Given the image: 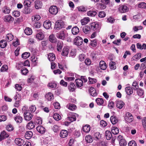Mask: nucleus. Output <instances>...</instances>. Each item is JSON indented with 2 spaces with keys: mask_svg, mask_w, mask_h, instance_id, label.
Instances as JSON below:
<instances>
[{
  "mask_svg": "<svg viewBox=\"0 0 146 146\" xmlns=\"http://www.w3.org/2000/svg\"><path fill=\"white\" fill-rule=\"evenodd\" d=\"M36 37L37 39L40 40L43 39L44 37V35L43 32L41 30L39 29L37 30Z\"/></svg>",
  "mask_w": 146,
  "mask_h": 146,
  "instance_id": "f257e3e1",
  "label": "nucleus"
},
{
  "mask_svg": "<svg viewBox=\"0 0 146 146\" xmlns=\"http://www.w3.org/2000/svg\"><path fill=\"white\" fill-rule=\"evenodd\" d=\"M14 99L15 101L14 106L16 107H18L20 105V101L21 99V95L19 94H17L15 97Z\"/></svg>",
  "mask_w": 146,
  "mask_h": 146,
  "instance_id": "f03ea898",
  "label": "nucleus"
},
{
  "mask_svg": "<svg viewBox=\"0 0 146 146\" xmlns=\"http://www.w3.org/2000/svg\"><path fill=\"white\" fill-rule=\"evenodd\" d=\"M49 12L52 15H55L58 12L57 7L56 6H52L50 7L49 9Z\"/></svg>",
  "mask_w": 146,
  "mask_h": 146,
  "instance_id": "7ed1b4c3",
  "label": "nucleus"
},
{
  "mask_svg": "<svg viewBox=\"0 0 146 146\" xmlns=\"http://www.w3.org/2000/svg\"><path fill=\"white\" fill-rule=\"evenodd\" d=\"M129 8L126 5H120L118 8V11L121 13H125L128 11Z\"/></svg>",
  "mask_w": 146,
  "mask_h": 146,
  "instance_id": "20e7f679",
  "label": "nucleus"
},
{
  "mask_svg": "<svg viewBox=\"0 0 146 146\" xmlns=\"http://www.w3.org/2000/svg\"><path fill=\"white\" fill-rule=\"evenodd\" d=\"M83 39L82 38L79 36H78L75 38L74 42L76 45L80 46L83 43Z\"/></svg>",
  "mask_w": 146,
  "mask_h": 146,
  "instance_id": "39448f33",
  "label": "nucleus"
},
{
  "mask_svg": "<svg viewBox=\"0 0 146 146\" xmlns=\"http://www.w3.org/2000/svg\"><path fill=\"white\" fill-rule=\"evenodd\" d=\"M24 115L25 119L27 121L31 120L33 117V115L29 112H25L24 113Z\"/></svg>",
  "mask_w": 146,
  "mask_h": 146,
  "instance_id": "423d86ee",
  "label": "nucleus"
},
{
  "mask_svg": "<svg viewBox=\"0 0 146 146\" xmlns=\"http://www.w3.org/2000/svg\"><path fill=\"white\" fill-rule=\"evenodd\" d=\"M56 36L58 38L64 40L65 37V34L64 31H61L56 33Z\"/></svg>",
  "mask_w": 146,
  "mask_h": 146,
  "instance_id": "0eeeda50",
  "label": "nucleus"
},
{
  "mask_svg": "<svg viewBox=\"0 0 146 146\" xmlns=\"http://www.w3.org/2000/svg\"><path fill=\"white\" fill-rule=\"evenodd\" d=\"M44 27L46 29H48L50 28L51 26V21L49 20L45 21L43 24Z\"/></svg>",
  "mask_w": 146,
  "mask_h": 146,
  "instance_id": "6e6552de",
  "label": "nucleus"
},
{
  "mask_svg": "<svg viewBox=\"0 0 146 146\" xmlns=\"http://www.w3.org/2000/svg\"><path fill=\"white\" fill-rule=\"evenodd\" d=\"M126 116L125 119L126 121L128 122H130L133 121V117L131 113L127 112L126 114Z\"/></svg>",
  "mask_w": 146,
  "mask_h": 146,
  "instance_id": "1a4fd4ad",
  "label": "nucleus"
},
{
  "mask_svg": "<svg viewBox=\"0 0 146 146\" xmlns=\"http://www.w3.org/2000/svg\"><path fill=\"white\" fill-rule=\"evenodd\" d=\"M99 25L97 22L92 23L90 24L89 26L90 30H95L98 27Z\"/></svg>",
  "mask_w": 146,
  "mask_h": 146,
  "instance_id": "9d476101",
  "label": "nucleus"
},
{
  "mask_svg": "<svg viewBox=\"0 0 146 146\" xmlns=\"http://www.w3.org/2000/svg\"><path fill=\"white\" fill-rule=\"evenodd\" d=\"M15 142L16 144L19 146H21L24 143V141L20 138H16Z\"/></svg>",
  "mask_w": 146,
  "mask_h": 146,
  "instance_id": "9b49d317",
  "label": "nucleus"
},
{
  "mask_svg": "<svg viewBox=\"0 0 146 146\" xmlns=\"http://www.w3.org/2000/svg\"><path fill=\"white\" fill-rule=\"evenodd\" d=\"M3 19L6 22H10L13 21V18L11 16L9 15H7L3 17Z\"/></svg>",
  "mask_w": 146,
  "mask_h": 146,
  "instance_id": "f8f14e48",
  "label": "nucleus"
},
{
  "mask_svg": "<svg viewBox=\"0 0 146 146\" xmlns=\"http://www.w3.org/2000/svg\"><path fill=\"white\" fill-rule=\"evenodd\" d=\"M78 114L73 113L71 116L68 117V119L72 122L75 121L76 120V117H78Z\"/></svg>",
  "mask_w": 146,
  "mask_h": 146,
  "instance_id": "ddd939ff",
  "label": "nucleus"
},
{
  "mask_svg": "<svg viewBox=\"0 0 146 146\" xmlns=\"http://www.w3.org/2000/svg\"><path fill=\"white\" fill-rule=\"evenodd\" d=\"M45 97L48 101H50L53 99L54 96L51 92H48L46 94Z\"/></svg>",
  "mask_w": 146,
  "mask_h": 146,
  "instance_id": "4468645a",
  "label": "nucleus"
},
{
  "mask_svg": "<svg viewBox=\"0 0 146 146\" xmlns=\"http://www.w3.org/2000/svg\"><path fill=\"white\" fill-rule=\"evenodd\" d=\"M76 86L78 87H80L83 85V81L80 79H77L75 80Z\"/></svg>",
  "mask_w": 146,
  "mask_h": 146,
  "instance_id": "2eb2a0df",
  "label": "nucleus"
},
{
  "mask_svg": "<svg viewBox=\"0 0 146 146\" xmlns=\"http://www.w3.org/2000/svg\"><path fill=\"white\" fill-rule=\"evenodd\" d=\"M36 129L38 132L42 134L44 133L45 131V128L41 125L38 126L36 127Z\"/></svg>",
  "mask_w": 146,
  "mask_h": 146,
  "instance_id": "dca6fc26",
  "label": "nucleus"
},
{
  "mask_svg": "<svg viewBox=\"0 0 146 146\" xmlns=\"http://www.w3.org/2000/svg\"><path fill=\"white\" fill-rule=\"evenodd\" d=\"M60 135L61 138H64L68 135V131L65 130H62L60 131Z\"/></svg>",
  "mask_w": 146,
  "mask_h": 146,
  "instance_id": "f3484780",
  "label": "nucleus"
},
{
  "mask_svg": "<svg viewBox=\"0 0 146 146\" xmlns=\"http://www.w3.org/2000/svg\"><path fill=\"white\" fill-rule=\"evenodd\" d=\"M99 66L101 69L102 70H105L107 68L106 64L104 61H100Z\"/></svg>",
  "mask_w": 146,
  "mask_h": 146,
  "instance_id": "a211bd4d",
  "label": "nucleus"
},
{
  "mask_svg": "<svg viewBox=\"0 0 146 146\" xmlns=\"http://www.w3.org/2000/svg\"><path fill=\"white\" fill-rule=\"evenodd\" d=\"M9 136V135L7 134L5 131H3L1 133L0 135V141H2L4 139L8 137Z\"/></svg>",
  "mask_w": 146,
  "mask_h": 146,
  "instance_id": "6ab92c4d",
  "label": "nucleus"
},
{
  "mask_svg": "<svg viewBox=\"0 0 146 146\" xmlns=\"http://www.w3.org/2000/svg\"><path fill=\"white\" fill-rule=\"evenodd\" d=\"M79 32V29L77 27L75 26L72 28V32L73 35H77Z\"/></svg>",
  "mask_w": 146,
  "mask_h": 146,
  "instance_id": "aec40b11",
  "label": "nucleus"
},
{
  "mask_svg": "<svg viewBox=\"0 0 146 146\" xmlns=\"http://www.w3.org/2000/svg\"><path fill=\"white\" fill-rule=\"evenodd\" d=\"M35 124L32 121L29 122L27 125V127L29 129H33L35 127Z\"/></svg>",
  "mask_w": 146,
  "mask_h": 146,
  "instance_id": "412c9836",
  "label": "nucleus"
},
{
  "mask_svg": "<svg viewBox=\"0 0 146 146\" xmlns=\"http://www.w3.org/2000/svg\"><path fill=\"white\" fill-rule=\"evenodd\" d=\"M110 120L112 123L113 124H116L118 121V119L115 116H111L110 118Z\"/></svg>",
  "mask_w": 146,
  "mask_h": 146,
  "instance_id": "4be33fe9",
  "label": "nucleus"
},
{
  "mask_svg": "<svg viewBox=\"0 0 146 146\" xmlns=\"http://www.w3.org/2000/svg\"><path fill=\"white\" fill-rule=\"evenodd\" d=\"M69 53V49L68 48L66 47H64L63 48L62 55L64 56H67Z\"/></svg>",
  "mask_w": 146,
  "mask_h": 146,
  "instance_id": "5701e85b",
  "label": "nucleus"
},
{
  "mask_svg": "<svg viewBox=\"0 0 146 146\" xmlns=\"http://www.w3.org/2000/svg\"><path fill=\"white\" fill-rule=\"evenodd\" d=\"M63 27V25L61 22H56L55 23L54 28L59 29Z\"/></svg>",
  "mask_w": 146,
  "mask_h": 146,
  "instance_id": "b1692460",
  "label": "nucleus"
},
{
  "mask_svg": "<svg viewBox=\"0 0 146 146\" xmlns=\"http://www.w3.org/2000/svg\"><path fill=\"white\" fill-rule=\"evenodd\" d=\"M33 135V133L31 131H27L25 134V137L27 139H30Z\"/></svg>",
  "mask_w": 146,
  "mask_h": 146,
  "instance_id": "393cba45",
  "label": "nucleus"
},
{
  "mask_svg": "<svg viewBox=\"0 0 146 146\" xmlns=\"http://www.w3.org/2000/svg\"><path fill=\"white\" fill-rule=\"evenodd\" d=\"M35 7L36 9H38L41 7L42 4L40 1L36 0L35 1Z\"/></svg>",
  "mask_w": 146,
  "mask_h": 146,
  "instance_id": "a878e982",
  "label": "nucleus"
},
{
  "mask_svg": "<svg viewBox=\"0 0 146 146\" xmlns=\"http://www.w3.org/2000/svg\"><path fill=\"white\" fill-rule=\"evenodd\" d=\"M90 93L91 95L93 96H95L97 95V93L94 88L91 87L89 90Z\"/></svg>",
  "mask_w": 146,
  "mask_h": 146,
  "instance_id": "bb28decb",
  "label": "nucleus"
},
{
  "mask_svg": "<svg viewBox=\"0 0 146 146\" xmlns=\"http://www.w3.org/2000/svg\"><path fill=\"white\" fill-rule=\"evenodd\" d=\"M124 103L121 101H118L117 102L116 106L119 109H121L124 106Z\"/></svg>",
  "mask_w": 146,
  "mask_h": 146,
  "instance_id": "cd10ccee",
  "label": "nucleus"
},
{
  "mask_svg": "<svg viewBox=\"0 0 146 146\" xmlns=\"http://www.w3.org/2000/svg\"><path fill=\"white\" fill-rule=\"evenodd\" d=\"M48 58L50 61H53L55 59V55L52 53H49L48 56Z\"/></svg>",
  "mask_w": 146,
  "mask_h": 146,
  "instance_id": "c85d7f7f",
  "label": "nucleus"
},
{
  "mask_svg": "<svg viewBox=\"0 0 146 146\" xmlns=\"http://www.w3.org/2000/svg\"><path fill=\"white\" fill-rule=\"evenodd\" d=\"M90 27L88 26H85L83 28V32L86 34L89 33L90 31Z\"/></svg>",
  "mask_w": 146,
  "mask_h": 146,
  "instance_id": "c756f323",
  "label": "nucleus"
},
{
  "mask_svg": "<svg viewBox=\"0 0 146 146\" xmlns=\"http://www.w3.org/2000/svg\"><path fill=\"white\" fill-rule=\"evenodd\" d=\"M125 91L128 95H130L133 93L132 88L130 87H126L125 88Z\"/></svg>",
  "mask_w": 146,
  "mask_h": 146,
  "instance_id": "7c9ffc66",
  "label": "nucleus"
},
{
  "mask_svg": "<svg viewBox=\"0 0 146 146\" xmlns=\"http://www.w3.org/2000/svg\"><path fill=\"white\" fill-rule=\"evenodd\" d=\"M90 21V19L88 17L84 18L81 21L82 25H84L86 24Z\"/></svg>",
  "mask_w": 146,
  "mask_h": 146,
  "instance_id": "2f4dec72",
  "label": "nucleus"
},
{
  "mask_svg": "<svg viewBox=\"0 0 146 146\" xmlns=\"http://www.w3.org/2000/svg\"><path fill=\"white\" fill-rule=\"evenodd\" d=\"M41 18L40 16L38 15H35L32 17V20L33 21H36L39 20Z\"/></svg>",
  "mask_w": 146,
  "mask_h": 146,
  "instance_id": "473e14b6",
  "label": "nucleus"
},
{
  "mask_svg": "<svg viewBox=\"0 0 146 146\" xmlns=\"http://www.w3.org/2000/svg\"><path fill=\"white\" fill-rule=\"evenodd\" d=\"M106 136L107 140H110L112 137L111 132L109 131H106Z\"/></svg>",
  "mask_w": 146,
  "mask_h": 146,
  "instance_id": "72a5a7b5",
  "label": "nucleus"
},
{
  "mask_svg": "<svg viewBox=\"0 0 146 146\" xmlns=\"http://www.w3.org/2000/svg\"><path fill=\"white\" fill-rule=\"evenodd\" d=\"M47 86L49 88H55L56 87L57 84L54 82H50L48 84Z\"/></svg>",
  "mask_w": 146,
  "mask_h": 146,
  "instance_id": "f704fd0d",
  "label": "nucleus"
},
{
  "mask_svg": "<svg viewBox=\"0 0 146 146\" xmlns=\"http://www.w3.org/2000/svg\"><path fill=\"white\" fill-rule=\"evenodd\" d=\"M63 46V44L62 41H59L57 44V49L58 51H60Z\"/></svg>",
  "mask_w": 146,
  "mask_h": 146,
  "instance_id": "c9c22d12",
  "label": "nucleus"
},
{
  "mask_svg": "<svg viewBox=\"0 0 146 146\" xmlns=\"http://www.w3.org/2000/svg\"><path fill=\"white\" fill-rule=\"evenodd\" d=\"M13 35L11 34H8L6 36V40L8 42H10L13 40Z\"/></svg>",
  "mask_w": 146,
  "mask_h": 146,
  "instance_id": "e433bc0d",
  "label": "nucleus"
},
{
  "mask_svg": "<svg viewBox=\"0 0 146 146\" xmlns=\"http://www.w3.org/2000/svg\"><path fill=\"white\" fill-rule=\"evenodd\" d=\"M49 40L52 43H55L56 42V39L54 35H51L49 36Z\"/></svg>",
  "mask_w": 146,
  "mask_h": 146,
  "instance_id": "4c0bfd02",
  "label": "nucleus"
},
{
  "mask_svg": "<svg viewBox=\"0 0 146 146\" xmlns=\"http://www.w3.org/2000/svg\"><path fill=\"white\" fill-rule=\"evenodd\" d=\"M14 119L17 123H21L22 121V118L19 115H17L14 117Z\"/></svg>",
  "mask_w": 146,
  "mask_h": 146,
  "instance_id": "58836bf2",
  "label": "nucleus"
},
{
  "mask_svg": "<svg viewBox=\"0 0 146 146\" xmlns=\"http://www.w3.org/2000/svg\"><path fill=\"white\" fill-rule=\"evenodd\" d=\"M90 126L88 125H86L84 126L83 128V131L86 133L89 132L90 130Z\"/></svg>",
  "mask_w": 146,
  "mask_h": 146,
  "instance_id": "ea45409f",
  "label": "nucleus"
},
{
  "mask_svg": "<svg viewBox=\"0 0 146 146\" xmlns=\"http://www.w3.org/2000/svg\"><path fill=\"white\" fill-rule=\"evenodd\" d=\"M24 32L26 35H30L32 34V31L31 28L28 27L25 29Z\"/></svg>",
  "mask_w": 146,
  "mask_h": 146,
  "instance_id": "a19ab883",
  "label": "nucleus"
},
{
  "mask_svg": "<svg viewBox=\"0 0 146 146\" xmlns=\"http://www.w3.org/2000/svg\"><path fill=\"white\" fill-rule=\"evenodd\" d=\"M111 131L114 135L117 134L119 132V129L117 127H114L112 128Z\"/></svg>",
  "mask_w": 146,
  "mask_h": 146,
  "instance_id": "79ce46f5",
  "label": "nucleus"
},
{
  "mask_svg": "<svg viewBox=\"0 0 146 146\" xmlns=\"http://www.w3.org/2000/svg\"><path fill=\"white\" fill-rule=\"evenodd\" d=\"M96 102L98 105H101L104 103L103 100L102 98H98L96 99Z\"/></svg>",
  "mask_w": 146,
  "mask_h": 146,
  "instance_id": "37998d69",
  "label": "nucleus"
},
{
  "mask_svg": "<svg viewBox=\"0 0 146 146\" xmlns=\"http://www.w3.org/2000/svg\"><path fill=\"white\" fill-rule=\"evenodd\" d=\"M96 14V11H90L87 12V15L91 17L95 16Z\"/></svg>",
  "mask_w": 146,
  "mask_h": 146,
  "instance_id": "c03bdc74",
  "label": "nucleus"
},
{
  "mask_svg": "<svg viewBox=\"0 0 146 146\" xmlns=\"http://www.w3.org/2000/svg\"><path fill=\"white\" fill-rule=\"evenodd\" d=\"M101 135L99 132L95 133L94 134V137L95 139L99 140L101 138Z\"/></svg>",
  "mask_w": 146,
  "mask_h": 146,
  "instance_id": "a18cd8bd",
  "label": "nucleus"
},
{
  "mask_svg": "<svg viewBox=\"0 0 146 146\" xmlns=\"http://www.w3.org/2000/svg\"><path fill=\"white\" fill-rule=\"evenodd\" d=\"M7 44V42L4 40H2L0 42V47L1 48H3L5 47Z\"/></svg>",
  "mask_w": 146,
  "mask_h": 146,
  "instance_id": "49530a36",
  "label": "nucleus"
},
{
  "mask_svg": "<svg viewBox=\"0 0 146 146\" xmlns=\"http://www.w3.org/2000/svg\"><path fill=\"white\" fill-rule=\"evenodd\" d=\"M141 53H138L135 55L133 57V58L134 60H138L141 58Z\"/></svg>",
  "mask_w": 146,
  "mask_h": 146,
  "instance_id": "de8ad7c7",
  "label": "nucleus"
},
{
  "mask_svg": "<svg viewBox=\"0 0 146 146\" xmlns=\"http://www.w3.org/2000/svg\"><path fill=\"white\" fill-rule=\"evenodd\" d=\"M53 117L55 120L57 121L59 120L61 118L60 115L56 113H54L53 115Z\"/></svg>",
  "mask_w": 146,
  "mask_h": 146,
  "instance_id": "09e8293b",
  "label": "nucleus"
},
{
  "mask_svg": "<svg viewBox=\"0 0 146 146\" xmlns=\"http://www.w3.org/2000/svg\"><path fill=\"white\" fill-rule=\"evenodd\" d=\"M85 140L86 142L88 143H92L93 141L92 137L90 135L86 136Z\"/></svg>",
  "mask_w": 146,
  "mask_h": 146,
  "instance_id": "8fccbe9b",
  "label": "nucleus"
},
{
  "mask_svg": "<svg viewBox=\"0 0 146 146\" xmlns=\"http://www.w3.org/2000/svg\"><path fill=\"white\" fill-rule=\"evenodd\" d=\"M3 12L5 14H9L10 13V9L7 6H5L3 8Z\"/></svg>",
  "mask_w": 146,
  "mask_h": 146,
  "instance_id": "3c124183",
  "label": "nucleus"
},
{
  "mask_svg": "<svg viewBox=\"0 0 146 146\" xmlns=\"http://www.w3.org/2000/svg\"><path fill=\"white\" fill-rule=\"evenodd\" d=\"M144 90L141 88H138L137 91V94L139 96H141L143 95Z\"/></svg>",
  "mask_w": 146,
  "mask_h": 146,
  "instance_id": "603ef678",
  "label": "nucleus"
},
{
  "mask_svg": "<svg viewBox=\"0 0 146 146\" xmlns=\"http://www.w3.org/2000/svg\"><path fill=\"white\" fill-rule=\"evenodd\" d=\"M133 89L134 90H136L138 88L139 86L137 84V83L136 81L134 82L132 85Z\"/></svg>",
  "mask_w": 146,
  "mask_h": 146,
  "instance_id": "864d4df0",
  "label": "nucleus"
},
{
  "mask_svg": "<svg viewBox=\"0 0 146 146\" xmlns=\"http://www.w3.org/2000/svg\"><path fill=\"white\" fill-rule=\"evenodd\" d=\"M120 146H125L127 144L126 141L123 139H121L119 141Z\"/></svg>",
  "mask_w": 146,
  "mask_h": 146,
  "instance_id": "5fc2aeb1",
  "label": "nucleus"
},
{
  "mask_svg": "<svg viewBox=\"0 0 146 146\" xmlns=\"http://www.w3.org/2000/svg\"><path fill=\"white\" fill-rule=\"evenodd\" d=\"M109 66L110 68L114 70L116 68L115 63L113 62H111L109 63Z\"/></svg>",
  "mask_w": 146,
  "mask_h": 146,
  "instance_id": "6e6d98bb",
  "label": "nucleus"
},
{
  "mask_svg": "<svg viewBox=\"0 0 146 146\" xmlns=\"http://www.w3.org/2000/svg\"><path fill=\"white\" fill-rule=\"evenodd\" d=\"M75 85L73 83L70 84V86H68L69 90L71 92H73L75 90L74 87Z\"/></svg>",
  "mask_w": 146,
  "mask_h": 146,
  "instance_id": "4d7b16f0",
  "label": "nucleus"
},
{
  "mask_svg": "<svg viewBox=\"0 0 146 146\" xmlns=\"http://www.w3.org/2000/svg\"><path fill=\"white\" fill-rule=\"evenodd\" d=\"M30 56V53L29 52H25L22 54V58L24 59L28 58Z\"/></svg>",
  "mask_w": 146,
  "mask_h": 146,
  "instance_id": "13d9d810",
  "label": "nucleus"
},
{
  "mask_svg": "<svg viewBox=\"0 0 146 146\" xmlns=\"http://www.w3.org/2000/svg\"><path fill=\"white\" fill-rule=\"evenodd\" d=\"M142 124L144 129L146 130V117H144L142 121Z\"/></svg>",
  "mask_w": 146,
  "mask_h": 146,
  "instance_id": "bf43d9fd",
  "label": "nucleus"
},
{
  "mask_svg": "<svg viewBox=\"0 0 146 146\" xmlns=\"http://www.w3.org/2000/svg\"><path fill=\"white\" fill-rule=\"evenodd\" d=\"M8 70V67L7 65H4L1 67V72H4Z\"/></svg>",
  "mask_w": 146,
  "mask_h": 146,
  "instance_id": "052dcab7",
  "label": "nucleus"
},
{
  "mask_svg": "<svg viewBox=\"0 0 146 146\" xmlns=\"http://www.w3.org/2000/svg\"><path fill=\"white\" fill-rule=\"evenodd\" d=\"M31 3V1L29 0H25L24 2V5L25 6V7H28L30 5Z\"/></svg>",
  "mask_w": 146,
  "mask_h": 146,
  "instance_id": "680f3d73",
  "label": "nucleus"
},
{
  "mask_svg": "<svg viewBox=\"0 0 146 146\" xmlns=\"http://www.w3.org/2000/svg\"><path fill=\"white\" fill-rule=\"evenodd\" d=\"M76 108V106L75 105L71 104L69 105V106L68 107V108L72 111H73L75 110Z\"/></svg>",
  "mask_w": 146,
  "mask_h": 146,
  "instance_id": "e2e57ef3",
  "label": "nucleus"
},
{
  "mask_svg": "<svg viewBox=\"0 0 146 146\" xmlns=\"http://www.w3.org/2000/svg\"><path fill=\"white\" fill-rule=\"evenodd\" d=\"M21 70L22 74L23 75H26L28 72V70L25 67L22 68Z\"/></svg>",
  "mask_w": 146,
  "mask_h": 146,
  "instance_id": "0e129e2a",
  "label": "nucleus"
},
{
  "mask_svg": "<svg viewBox=\"0 0 146 146\" xmlns=\"http://www.w3.org/2000/svg\"><path fill=\"white\" fill-rule=\"evenodd\" d=\"M23 13H25L27 14L30 13L31 12L30 9L28 8V7H25L23 11Z\"/></svg>",
  "mask_w": 146,
  "mask_h": 146,
  "instance_id": "69168bd1",
  "label": "nucleus"
},
{
  "mask_svg": "<svg viewBox=\"0 0 146 146\" xmlns=\"http://www.w3.org/2000/svg\"><path fill=\"white\" fill-rule=\"evenodd\" d=\"M138 7L142 8H145L146 7V3L143 2L138 4Z\"/></svg>",
  "mask_w": 146,
  "mask_h": 146,
  "instance_id": "338daca9",
  "label": "nucleus"
},
{
  "mask_svg": "<svg viewBox=\"0 0 146 146\" xmlns=\"http://www.w3.org/2000/svg\"><path fill=\"white\" fill-rule=\"evenodd\" d=\"M129 146H136L137 144L134 141H131L128 143Z\"/></svg>",
  "mask_w": 146,
  "mask_h": 146,
  "instance_id": "774afa93",
  "label": "nucleus"
}]
</instances>
